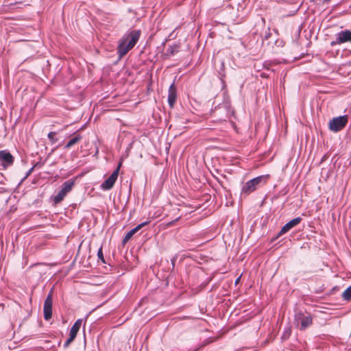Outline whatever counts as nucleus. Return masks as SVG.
Instances as JSON below:
<instances>
[{
  "instance_id": "obj_1",
  "label": "nucleus",
  "mask_w": 351,
  "mask_h": 351,
  "mask_svg": "<svg viewBox=\"0 0 351 351\" xmlns=\"http://www.w3.org/2000/svg\"><path fill=\"white\" fill-rule=\"evenodd\" d=\"M141 32L139 29L132 30L125 34L119 42L117 53L121 58L131 50L137 43L141 36Z\"/></svg>"
},
{
  "instance_id": "obj_2",
  "label": "nucleus",
  "mask_w": 351,
  "mask_h": 351,
  "mask_svg": "<svg viewBox=\"0 0 351 351\" xmlns=\"http://www.w3.org/2000/svg\"><path fill=\"white\" fill-rule=\"evenodd\" d=\"M266 180L267 176H260L247 181L242 188V193L247 195L250 194L254 191L260 185L265 183Z\"/></svg>"
},
{
  "instance_id": "obj_3",
  "label": "nucleus",
  "mask_w": 351,
  "mask_h": 351,
  "mask_svg": "<svg viewBox=\"0 0 351 351\" xmlns=\"http://www.w3.org/2000/svg\"><path fill=\"white\" fill-rule=\"evenodd\" d=\"M348 121V115H342L332 118L328 123L329 130L337 132L343 130Z\"/></svg>"
},
{
  "instance_id": "obj_4",
  "label": "nucleus",
  "mask_w": 351,
  "mask_h": 351,
  "mask_svg": "<svg viewBox=\"0 0 351 351\" xmlns=\"http://www.w3.org/2000/svg\"><path fill=\"white\" fill-rule=\"evenodd\" d=\"M294 319L298 326L300 324V330H305L312 324L311 316L309 314H305L302 311H298L295 313Z\"/></svg>"
},
{
  "instance_id": "obj_5",
  "label": "nucleus",
  "mask_w": 351,
  "mask_h": 351,
  "mask_svg": "<svg viewBox=\"0 0 351 351\" xmlns=\"http://www.w3.org/2000/svg\"><path fill=\"white\" fill-rule=\"evenodd\" d=\"M53 289H51L45 300L43 312L45 320H49L52 317V304H53Z\"/></svg>"
},
{
  "instance_id": "obj_6",
  "label": "nucleus",
  "mask_w": 351,
  "mask_h": 351,
  "mask_svg": "<svg viewBox=\"0 0 351 351\" xmlns=\"http://www.w3.org/2000/svg\"><path fill=\"white\" fill-rule=\"evenodd\" d=\"M345 43H351V30L346 29L336 34L335 40L330 43L331 46L341 45Z\"/></svg>"
},
{
  "instance_id": "obj_7",
  "label": "nucleus",
  "mask_w": 351,
  "mask_h": 351,
  "mask_svg": "<svg viewBox=\"0 0 351 351\" xmlns=\"http://www.w3.org/2000/svg\"><path fill=\"white\" fill-rule=\"evenodd\" d=\"M120 166H121V163L119 164L118 167L112 172V173L101 184V188L103 190L108 191V190L111 189L113 187V186L118 178Z\"/></svg>"
},
{
  "instance_id": "obj_8",
  "label": "nucleus",
  "mask_w": 351,
  "mask_h": 351,
  "mask_svg": "<svg viewBox=\"0 0 351 351\" xmlns=\"http://www.w3.org/2000/svg\"><path fill=\"white\" fill-rule=\"evenodd\" d=\"M302 221V218L300 217H298L296 218H294L291 220H290L289 222H287L285 226H282L280 231L278 234L276 238L279 237L280 235L284 234L289 232L291 228L296 226L298 224H299Z\"/></svg>"
},
{
  "instance_id": "obj_9",
  "label": "nucleus",
  "mask_w": 351,
  "mask_h": 351,
  "mask_svg": "<svg viewBox=\"0 0 351 351\" xmlns=\"http://www.w3.org/2000/svg\"><path fill=\"white\" fill-rule=\"evenodd\" d=\"M0 162L3 166L11 165L14 162V158L7 150L0 151Z\"/></svg>"
},
{
  "instance_id": "obj_10",
  "label": "nucleus",
  "mask_w": 351,
  "mask_h": 351,
  "mask_svg": "<svg viewBox=\"0 0 351 351\" xmlns=\"http://www.w3.org/2000/svg\"><path fill=\"white\" fill-rule=\"evenodd\" d=\"M177 94L176 88L174 84H171L168 90V103L169 105L172 108L176 101Z\"/></svg>"
},
{
  "instance_id": "obj_11",
  "label": "nucleus",
  "mask_w": 351,
  "mask_h": 351,
  "mask_svg": "<svg viewBox=\"0 0 351 351\" xmlns=\"http://www.w3.org/2000/svg\"><path fill=\"white\" fill-rule=\"evenodd\" d=\"M82 323V319H77L74 323V324L72 326V327L70 330L69 335H71L72 337H76V335L81 327Z\"/></svg>"
},
{
  "instance_id": "obj_12",
  "label": "nucleus",
  "mask_w": 351,
  "mask_h": 351,
  "mask_svg": "<svg viewBox=\"0 0 351 351\" xmlns=\"http://www.w3.org/2000/svg\"><path fill=\"white\" fill-rule=\"evenodd\" d=\"M74 184L75 182L73 180H69L62 184L60 190H62L65 194H67L69 191H71Z\"/></svg>"
},
{
  "instance_id": "obj_13",
  "label": "nucleus",
  "mask_w": 351,
  "mask_h": 351,
  "mask_svg": "<svg viewBox=\"0 0 351 351\" xmlns=\"http://www.w3.org/2000/svg\"><path fill=\"white\" fill-rule=\"evenodd\" d=\"M82 139V136L80 134H77L73 138H72L64 146L65 149H69L73 145L80 141Z\"/></svg>"
},
{
  "instance_id": "obj_14",
  "label": "nucleus",
  "mask_w": 351,
  "mask_h": 351,
  "mask_svg": "<svg viewBox=\"0 0 351 351\" xmlns=\"http://www.w3.org/2000/svg\"><path fill=\"white\" fill-rule=\"evenodd\" d=\"M66 195V194H65L62 190H60L57 195H56L53 198L54 204H58L60 203L63 200Z\"/></svg>"
},
{
  "instance_id": "obj_15",
  "label": "nucleus",
  "mask_w": 351,
  "mask_h": 351,
  "mask_svg": "<svg viewBox=\"0 0 351 351\" xmlns=\"http://www.w3.org/2000/svg\"><path fill=\"white\" fill-rule=\"evenodd\" d=\"M342 298L347 301L351 300V285L343 291Z\"/></svg>"
},
{
  "instance_id": "obj_16",
  "label": "nucleus",
  "mask_w": 351,
  "mask_h": 351,
  "mask_svg": "<svg viewBox=\"0 0 351 351\" xmlns=\"http://www.w3.org/2000/svg\"><path fill=\"white\" fill-rule=\"evenodd\" d=\"M136 233L135 230L134 229H132L130 230L125 236V237L123 239V243H127L131 237Z\"/></svg>"
},
{
  "instance_id": "obj_17",
  "label": "nucleus",
  "mask_w": 351,
  "mask_h": 351,
  "mask_svg": "<svg viewBox=\"0 0 351 351\" xmlns=\"http://www.w3.org/2000/svg\"><path fill=\"white\" fill-rule=\"evenodd\" d=\"M56 132H50L48 135H47V137L49 139V141H51V143H55L58 141V138H56Z\"/></svg>"
},
{
  "instance_id": "obj_18",
  "label": "nucleus",
  "mask_w": 351,
  "mask_h": 351,
  "mask_svg": "<svg viewBox=\"0 0 351 351\" xmlns=\"http://www.w3.org/2000/svg\"><path fill=\"white\" fill-rule=\"evenodd\" d=\"M167 53L171 54V55L173 56V55L175 54V53L178 51V47L177 45L170 46L167 49Z\"/></svg>"
},
{
  "instance_id": "obj_19",
  "label": "nucleus",
  "mask_w": 351,
  "mask_h": 351,
  "mask_svg": "<svg viewBox=\"0 0 351 351\" xmlns=\"http://www.w3.org/2000/svg\"><path fill=\"white\" fill-rule=\"evenodd\" d=\"M149 221H145L144 222H142L141 223H139L138 225H137L135 228H134L133 229L135 230L136 232H137L139 230H141L142 228L145 227V226H147V224L149 223Z\"/></svg>"
},
{
  "instance_id": "obj_20",
  "label": "nucleus",
  "mask_w": 351,
  "mask_h": 351,
  "mask_svg": "<svg viewBox=\"0 0 351 351\" xmlns=\"http://www.w3.org/2000/svg\"><path fill=\"white\" fill-rule=\"evenodd\" d=\"M97 257H98V259L100 260L103 263H106V261H105V259L104 257V254H103L102 247H101L98 250Z\"/></svg>"
},
{
  "instance_id": "obj_21",
  "label": "nucleus",
  "mask_w": 351,
  "mask_h": 351,
  "mask_svg": "<svg viewBox=\"0 0 351 351\" xmlns=\"http://www.w3.org/2000/svg\"><path fill=\"white\" fill-rule=\"evenodd\" d=\"M75 337H71V335H69V337L66 339V341L64 343V347L66 348L69 346V345L75 339Z\"/></svg>"
},
{
  "instance_id": "obj_22",
  "label": "nucleus",
  "mask_w": 351,
  "mask_h": 351,
  "mask_svg": "<svg viewBox=\"0 0 351 351\" xmlns=\"http://www.w3.org/2000/svg\"><path fill=\"white\" fill-rule=\"evenodd\" d=\"M34 167H35V166H33L32 168H30L29 169V171L27 172L26 176H25V178L28 177L32 173V171H34Z\"/></svg>"
},
{
  "instance_id": "obj_23",
  "label": "nucleus",
  "mask_w": 351,
  "mask_h": 351,
  "mask_svg": "<svg viewBox=\"0 0 351 351\" xmlns=\"http://www.w3.org/2000/svg\"><path fill=\"white\" fill-rule=\"evenodd\" d=\"M175 261H176V258H175L171 260V263H172L173 267H174Z\"/></svg>"
},
{
  "instance_id": "obj_24",
  "label": "nucleus",
  "mask_w": 351,
  "mask_h": 351,
  "mask_svg": "<svg viewBox=\"0 0 351 351\" xmlns=\"http://www.w3.org/2000/svg\"><path fill=\"white\" fill-rule=\"evenodd\" d=\"M330 1V0H322V2H323L324 3H328Z\"/></svg>"
},
{
  "instance_id": "obj_25",
  "label": "nucleus",
  "mask_w": 351,
  "mask_h": 351,
  "mask_svg": "<svg viewBox=\"0 0 351 351\" xmlns=\"http://www.w3.org/2000/svg\"><path fill=\"white\" fill-rule=\"evenodd\" d=\"M269 35H270V34H269H269H266V35H265V39H267V38H269Z\"/></svg>"
},
{
  "instance_id": "obj_26",
  "label": "nucleus",
  "mask_w": 351,
  "mask_h": 351,
  "mask_svg": "<svg viewBox=\"0 0 351 351\" xmlns=\"http://www.w3.org/2000/svg\"><path fill=\"white\" fill-rule=\"evenodd\" d=\"M239 278L237 279L236 282H239Z\"/></svg>"
}]
</instances>
